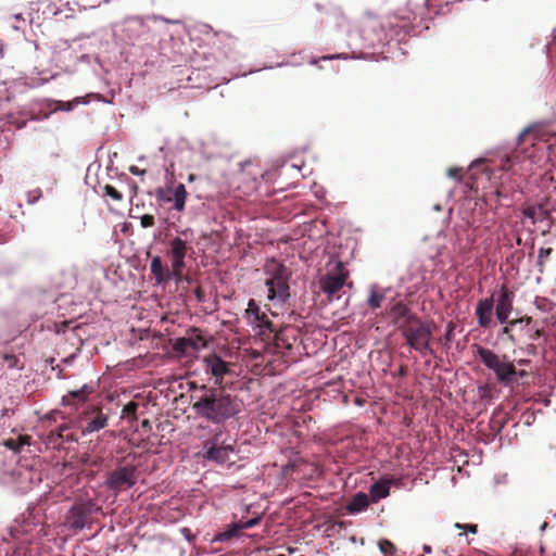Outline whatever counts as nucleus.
I'll use <instances>...</instances> for the list:
<instances>
[{"label": "nucleus", "instance_id": "obj_1", "mask_svg": "<svg viewBox=\"0 0 556 556\" xmlns=\"http://www.w3.org/2000/svg\"><path fill=\"white\" fill-rule=\"evenodd\" d=\"M191 407L194 414L212 424H223L241 412V401L224 388L190 382Z\"/></svg>", "mask_w": 556, "mask_h": 556}, {"label": "nucleus", "instance_id": "obj_2", "mask_svg": "<svg viewBox=\"0 0 556 556\" xmlns=\"http://www.w3.org/2000/svg\"><path fill=\"white\" fill-rule=\"evenodd\" d=\"M265 273L269 276L265 283L268 291V300H278L285 303L290 298L289 269L283 264L271 258L265 265Z\"/></svg>", "mask_w": 556, "mask_h": 556}, {"label": "nucleus", "instance_id": "obj_3", "mask_svg": "<svg viewBox=\"0 0 556 556\" xmlns=\"http://www.w3.org/2000/svg\"><path fill=\"white\" fill-rule=\"evenodd\" d=\"M477 355L485 367L493 370L498 382L509 386L516 382L517 370L506 356H500L490 349L477 345Z\"/></svg>", "mask_w": 556, "mask_h": 556}, {"label": "nucleus", "instance_id": "obj_4", "mask_svg": "<svg viewBox=\"0 0 556 556\" xmlns=\"http://www.w3.org/2000/svg\"><path fill=\"white\" fill-rule=\"evenodd\" d=\"M406 343L415 351L427 354L432 353L430 341L433 334V328L430 323L422 321L417 317L409 325L401 330Z\"/></svg>", "mask_w": 556, "mask_h": 556}, {"label": "nucleus", "instance_id": "obj_5", "mask_svg": "<svg viewBox=\"0 0 556 556\" xmlns=\"http://www.w3.org/2000/svg\"><path fill=\"white\" fill-rule=\"evenodd\" d=\"M223 435L222 431L216 432L212 439L204 442L203 456L205 459L216 464L230 466L235 463L231 460L230 455L235 454L236 441H228Z\"/></svg>", "mask_w": 556, "mask_h": 556}, {"label": "nucleus", "instance_id": "obj_6", "mask_svg": "<svg viewBox=\"0 0 556 556\" xmlns=\"http://www.w3.org/2000/svg\"><path fill=\"white\" fill-rule=\"evenodd\" d=\"M156 201L160 204L174 202V210L182 212L186 206L187 189L184 184H167L165 187H159L154 191Z\"/></svg>", "mask_w": 556, "mask_h": 556}, {"label": "nucleus", "instance_id": "obj_7", "mask_svg": "<svg viewBox=\"0 0 556 556\" xmlns=\"http://www.w3.org/2000/svg\"><path fill=\"white\" fill-rule=\"evenodd\" d=\"M203 371L213 379L214 387L223 388L224 378L231 374L230 364L216 353H210L202 358Z\"/></svg>", "mask_w": 556, "mask_h": 556}, {"label": "nucleus", "instance_id": "obj_8", "mask_svg": "<svg viewBox=\"0 0 556 556\" xmlns=\"http://www.w3.org/2000/svg\"><path fill=\"white\" fill-rule=\"evenodd\" d=\"M137 482V469L134 465L118 467L109 473L106 479L108 489L118 493L132 488Z\"/></svg>", "mask_w": 556, "mask_h": 556}, {"label": "nucleus", "instance_id": "obj_9", "mask_svg": "<svg viewBox=\"0 0 556 556\" xmlns=\"http://www.w3.org/2000/svg\"><path fill=\"white\" fill-rule=\"evenodd\" d=\"M349 278V270L345 269L342 262H337L333 270L327 273L319 279V287L324 293L331 299L345 285Z\"/></svg>", "mask_w": 556, "mask_h": 556}, {"label": "nucleus", "instance_id": "obj_10", "mask_svg": "<svg viewBox=\"0 0 556 556\" xmlns=\"http://www.w3.org/2000/svg\"><path fill=\"white\" fill-rule=\"evenodd\" d=\"M264 177L263 170L260 166L252 161H245L241 164V170L237 175L240 185L238 188L242 189L245 194H250L258 190V179Z\"/></svg>", "mask_w": 556, "mask_h": 556}, {"label": "nucleus", "instance_id": "obj_11", "mask_svg": "<svg viewBox=\"0 0 556 556\" xmlns=\"http://www.w3.org/2000/svg\"><path fill=\"white\" fill-rule=\"evenodd\" d=\"M207 341L203 337L199 328H191L188 330L187 336L178 338L174 343V351L180 354H189L190 351L197 352L200 349L206 348Z\"/></svg>", "mask_w": 556, "mask_h": 556}, {"label": "nucleus", "instance_id": "obj_12", "mask_svg": "<svg viewBox=\"0 0 556 556\" xmlns=\"http://www.w3.org/2000/svg\"><path fill=\"white\" fill-rule=\"evenodd\" d=\"M189 248L187 242L179 237H175L169 241V255L172 256V267L174 268L175 279H180L182 276L185 257Z\"/></svg>", "mask_w": 556, "mask_h": 556}, {"label": "nucleus", "instance_id": "obj_13", "mask_svg": "<svg viewBox=\"0 0 556 556\" xmlns=\"http://www.w3.org/2000/svg\"><path fill=\"white\" fill-rule=\"evenodd\" d=\"M388 315L391 318V323L400 331L417 318V316L412 313L410 307L402 301L392 304L389 308Z\"/></svg>", "mask_w": 556, "mask_h": 556}, {"label": "nucleus", "instance_id": "obj_14", "mask_svg": "<svg viewBox=\"0 0 556 556\" xmlns=\"http://www.w3.org/2000/svg\"><path fill=\"white\" fill-rule=\"evenodd\" d=\"M245 318L251 325L268 331H275L274 324L268 319L267 315L261 311V307L253 299L248 303Z\"/></svg>", "mask_w": 556, "mask_h": 556}, {"label": "nucleus", "instance_id": "obj_15", "mask_svg": "<svg viewBox=\"0 0 556 556\" xmlns=\"http://www.w3.org/2000/svg\"><path fill=\"white\" fill-rule=\"evenodd\" d=\"M514 293L507 287L503 286L501 294L496 301L495 314L500 323L505 324L513 309Z\"/></svg>", "mask_w": 556, "mask_h": 556}, {"label": "nucleus", "instance_id": "obj_16", "mask_svg": "<svg viewBox=\"0 0 556 556\" xmlns=\"http://www.w3.org/2000/svg\"><path fill=\"white\" fill-rule=\"evenodd\" d=\"M494 307V298L491 295L486 299L479 300L476 307V317L478 324L482 328H489L492 323V311Z\"/></svg>", "mask_w": 556, "mask_h": 556}, {"label": "nucleus", "instance_id": "obj_17", "mask_svg": "<svg viewBox=\"0 0 556 556\" xmlns=\"http://www.w3.org/2000/svg\"><path fill=\"white\" fill-rule=\"evenodd\" d=\"M269 332L274 333V345L279 352H282V350H291L293 343L296 341L294 329L291 327H285L280 330L275 328V331Z\"/></svg>", "mask_w": 556, "mask_h": 556}, {"label": "nucleus", "instance_id": "obj_18", "mask_svg": "<svg viewBox=\"0 0 556 556\" xmlns=\"http://www.w3.org/2000/svg\"><path fill=\"white\" fill-rule=\"evenodd\" d=\"M150 270L156 285H163L170 279H175L174 268L164 267L161 257L157 255L151 258Z\"/></svg>", "mask_w": 556, "mask_h": 556}, {"label": "nucleus", "instance_id": "obj_19", "mask_svg": "<svg viewBox=\"0 0 556 556\" xmlns=\"http://www.w3.org/2000/svg\"><path fill=\"white\" fill-rule=\"evenodd\" d=\"M534 305H535L536 309H539L540 312L548 314L546 317L542 318L541 323L543 325H547V326L556 325V316L553 314V312L555 311L556 304L552 300L544 298V296H536L534 299Z\"/></svg>", "mask_w": 556, "mask_h": 556}, {"label": "nucleus", "instance_id": "obj_20", "mask_svg": "<svg viewBox=\"0 0 556 556\" xmlns=\"http://www.w3.org/2000/svg\"><path fill=\"white\" fill-rule=\"evenodd\" d=\"M91 413L94 414V416L83 429L84 434L99 431L108 426L109 416L104 414L99 407L92 406Z\"/></svg>", "mask_w": 556, "mask_h": 556}, {"label": "nucleus", "instance_id": "obj_21", "mask_svg": "<svg viewBox=\"0 0 556 556\" xmlns=\"http://www.w3.org/2000/svg\"><path fill=\"white\" fill-rule=\"evenodd\" d=\"M92 392V388L87 384L83 386L79 390L70 391L66 395L63 396L64 405H76L84 403L87 400V396Z\"/></svg>", "mask_w": 556, "mask_h": 556}, {"label": "nucleus", "instance_id": "obj_22", "mask_svg": "<svg viewBox=\"0 0 556 556\" xmlns=\"http://www.w3.org/2000/svg\"><path fill=\"white\" fill-rule=\"evenodd\" d=\"M255 523H256V520H251L243 525L229 526L225 531L216 534L214 538V541H220V542L229 541L233 538L239 536L242 529L250 528V527L254 526Z\"/></svg>", "mask_w": 556, "mask_h": 556}, {"label": "nucleus", "instance_id": "obj_23", "mask_svg": "<svg viewBox=\"0 0 556 556\" xmlns=\"http://www.w3.org/2000/svg\"><path fill=\"white\" fill-rule=\"evenodd\" d=\"M506 326L502 329V333L507 336L508 340L513 343L517 342V339L515 334L513 333V329L517 327L518 325L525 324L526 326H530L532 324V317L530 316H523L517 319L507 320Z\"/></svg>", "mask_w": 556, "mask_h": 556}, {"label": "nucleus", "instance_id": "obj_24", "mask_svg": "<svg viewBox=\"0 0 556 556\" xmlns=\"http://www.w3.org/2000/svg\"><path fill=\"white\" fill-rule=\"evenodd\" d=\"M389 492L390 484L388 481L375 482L369 489V494L372 502H378L379 500L387 497Z\"/></svg>", "mask_w": 556, "mask_h": 556}, {"label": "nucleus", "instance_id": "obj_25", "mask_svg": "<svg viewBox=\"0 0 556 556\" xmlns=\"http://www.w3.org/2000/svg\"><path fill=\"white\" fill-rule=\"evenodd\" d=\"M368 505V496L365 493H357L353 496L346 508L350 513L354 514L364 510Z\"/></svg>", "mask_w": 556, "mask_h": 556}, {"label": "nucleus", "instance_id": "obj_26", "mask_svg": "<svg viewBox=\"0 0 556 556\" xmlns=\"http://www.w3.org/2000/svg\"><path fill=\"white\" fill-rule=\"evenodd\" d=\"M30 437L20 435L17 439H8L3 442V445L9 450L18 453L24 445H29Z\"/></svg>", "mask_w": 556, "mask_h": 556}, {"label": "nucleus", "instance_id": "obj_27", "mask_svg": "<svg viewBox=\"0 0 556 556\" xmlns=\"http://www.w3.org/2000/svg\"><path fill=\"white\" fill-rule=\"evenodd\" d=\"M384 300V294L380 293L376 290V288H372L370 290L369 298L367 300V304L371 309L379 308Z\"/></svg>", "mask_w": 556, "mask_h": 556}, {"label": "nucleus", "instance_id": "obj_28", "mask_svg": "<svg viewBox=\"0 0 556 556\" xmlns=\"http://www.w3.org/2000/svg\"><path fill=\"white\" fill-rule=\"evenodd\" d=\"M552 253H553L552 248H541L539 250L536 266H538L540 273L544 271L545 263L548 261Z\"/></svg>", "mask_w": 556, "mask_h": 556}, {"label": "nucleus", "instance_id": "obj_29", "mask_svg": "<svg viewBox=\"0 0 556 556\" xmlns=\"http://www.w3.org/2000/svg\"><path fill=\"white\" fill-rule=\"evenodd\" d=\"M530 326H531V328L528 329V332H529V339L531 341H535L540 337L543 336V327L540 326V321L539 320H533L532 319V324Z\"/></svg>", "mask_w": 556, "mask_h": 556}, {"label": "nucleus", "instance_id": "obj_30", "mask_svg": "<svg viewBox=\"0 0 556 556\" xmlns=\"http://www.w3.org/2000/svg\"><path fill=\"white\" fill-rule=\"evenodd\" d=\"M378 546L380 552L384 555H393L396 552L395 545L387 539L380 540Z\"/></svg>", "mask_w": 556, "mask_h": 556}, {"label": "nucleus", "instance_id": "obj_31", "mask_svg": "<svg viewBox=\"0 0 556 556\" xmlns=\"http://www.w3.org/2000/svg\"><path fill=\"white\" fill-rule=\"evenodd\" d=\"M103 190L104 195L110 197L113 201L118 202L123 200V194L112 185H105Z\"/></svg>", "mask_w": 556, "mask_h": 556}, {"label": "nucleus", "instance_id": "obj_32", "mask_svg": "<svg viewBox=\"0 0 556 556\" xmlns=\"http://www.w3.org/2000/svg\"><path fill=\"white\" fill-rule=\"evenodd\" d=\"M138 406V403L134 401L127 403L123 408V417L136 419Z\"/></svg>", "mask_w": 556, "mask_h": 556}, {"label": "nucleus", "instance_id": "obj_33", "mask_svg": "<svg viewBox=\"0 0 556 556\" xmlns=\"http://www.w3.org/2000/svg\"><path fill=\"white\" fill-rule=\"evenodd\" d=\"M4 363L7 364L8 368L13 369L18 367L20 359L14 354H3L2 356Z\"/></svg>", "mask_w": 556, "mask_h": 556}, {"label": "nucleus", "instance_id": "obj_34", "mask_svg": "<svg viewBox=\"0 0 556 556\" xmlns=\"http://www.w3.org/2000/svg\"><path fill=\"white\" fill-rule=\"evenodd\" d=\"M80 101H79V98H76L75 101L71 102V101H58L56 102V110H62V111H71L73 110L74 105L75 104H78Z\"/></svg>", "mask_w": 556, "mask_h": 556}, {"label": "nucleus", "instance_id": "obj_35", "mask_svg": "<svg viewBox=\"0 0 556 556\" xmlns=\"http://www.w3.org/2000/svg\"><path fill=\"white\" fill-rule=\"evenodd\" d=\"M454 527L456 529L465 530V531L473 533V534L477 533V531H478V526L475 525V523H459V522H456Z\"/></svg>", "mask_w": 556, "mask_h": 556}, {"label": "nucleus", "instance_id": "obj_36", "mask_svg": "<svg viewBox=\"0 0 556 556\" xmlns=\"http://www.w3.org/2000/svg\"><path fill=\"white\" fill-rule=\"evenodd\" d=\"M154 216L153 215H150V214H146L143 216H141L140 218V224H141V227L143 228H149V227H152L154 226Z\"/></svg>", "mask_w": 556, "mask_h": 556}, {"label": "nucleus", "instance_id": "obj_37", "mask_svg": "<svg viewBox=\"0 0 556 556\" xmlns=\"http://www.w3.org/2000/svg\"><path fill=\"white\" fill-rule=\"evenodd\" d=\"M447 176L460 181L463 178V170L458 167H451L447 169Z\"/></svg>", "mask_w": 556, "mask_h": 556}, {"label": "nucleus", "instance_id": "obj_38", "mask_svg": "<svg viewBox=\"0 0 556 556\" xmlns=\"http://www.w3.org/2000/svg\"><path fill=\"white\" fill-rule=\"evenodd\" d=\"M535 130V126H528L525 128L518 136V143H522L525 141L526 136L533 134Z\"/></svg>", "mask_w": 556, "mask_h": 556}, {"label": "nucleus", "instance_id": "obj_39", "mask_svg": "<svg viewBox=\"0 0 556 556\" xmlns=\"http://www.w3.org/2000/svg\"><path fill=\"white\" fill-rule=\"evenodd\" d=\"M68 429L70 428L67 426L59 427V437L62 439H66L67 441H72L73 437L70 433H67Z\"/></svg>", "mask_w": 556, "mask_h": 556}, {"label": "nucleus", "instance_id": "obj_40", "mask_svg": "<svg viewBox=\"0 0 556 556\" xmlns=\"http://www.w3.org/2000/svg\"><path fill=\"white\" fill-rule=\"evenodd\" d=\"M513 166V160L509 156H506L501 161V169L508 172Z\"/></svg>", "mask_w": 556, "mask_h": 556}, {"label": "nucleus", "instance_id": "obj_41", "mask_svg": "<svg viewBox=\"0 0 556 556\" xmlns=\"http://www.w3.org/2000/svg\"><path fill=\"white\" fill-rule=\"evenodd\" d=\"M525 351H526L527 355H532V356L536 355V353H538V349L532 342L527 344Z\"/></svg>", "mask_w": 556, "mask_h": 556}, {"label": "nucleus", "instance_id": "obj_42", "mask_svg": "<svg viewBox=\"0 0 556 556\" xmlns=\"http://www.w3.org/2000/svg\"><path fill=\"white\" fill-rule=\"evenodd\" d=\"M535 211H536L535 207L529 206V207L525 208L523 214H525L526 217L534 219Z\"/></svg>", "mask_w": 556, "mask_h": 556}, {"label": "nucleus", "instance_id": "obj_43", "mask_svg": "<svg viewBox=\"0 0 556 556\" xmlns=\"http://www.w3.org/2000/svg\"><path fill=\"white\" fill-rule=\"evenodd\" d=\"M129 172L134 175H143L146 174V170L144 169H140L139 167L132 165L129 167Z\"/></svg>", "mask_w": 556, "mask_h": 556}, {"label": "nucleus", "instance_id": "obj_44", "mask_svg": "<svg viewBox=\"0 0 556 556\" xmlns=\"http://www.w3.org/2000/svg\"><path fill=\"white\" fill-rule=\"evenodd\" d=\"M407 23H408V20L406 21V18H404V17L399 18V28H405Z\"/></svg>", "mask_w": 556, "mask_h": 556}, {"label": "nucleus", "instance_id": "obj_45", "mask_svg": "<svg viewBox=\"0 0 556 556\" xmlns=\"http://www.w3.org/2000/svg\"><path fill=\"white\" fill-rule=\"evenodd\" d=\"M526 376H527V371H526V370H519V371H517V374H516V378H517V377L522 378V377H526Z\"/></svg>", "mask_w": 556, "mask_h": 556}, {"label": "nucleus", "instance_id": "obj_46", "mask_svg": "<svg viewBox=\"0 0 556 556\" xmlns=\"http://www.w3.org/2000/svg\"><path fill=\"white\" fill-rule=\"evenodd\" d=\"M424 552L427 553V554L431 553L432 552L431 546L430 545H424Z\"/></svg>", "mask_w": 556, "mask_h": 556}, {"label": "nucleus", "instance_id": "obj_47", "mask_svg": "<svg viewBox=\"0 0 556 556\" xmlns=\"http://www.w3.org/2000/svg\"><path fill=\"white\" fill-rule=\"evenodd\" d=\"M14 18H15L17 22H23V23L25 22V20L22 17V15H21V14H15V15H14Z\"/></svg>", "mask_w": 556, "mask_h": 556}, {"label": "nucleus", "instance_id": "obj_48", "mask_svg": "<svg viewBox=\"0 0 556 556\" xmlns=\"http://www.w3.org/2000/svg\"><path fill=\"white\" fill-rule=\"evenodd\" d=\"M37 194L34 197L33 200H29V202H34L35 200H37L38 198H40V191L39 190H36L35 191Z\"/></svg>", "mask_w": 556, "mask_h": 556}, {"label": "nucleus", "instance_id": "obj_49", "mask_svg": "<svg viewBox=\"0 0 556 556\" xmlns=\"http://www.w3.org/2000/svg\"><path fill=\"white\" fill-rule=\"evenodd\" d=\"M495 194H496V198L500 199L502 197V191L500 189H497L495 191Z\"/></svg>", "mask_w": 556, "mask_h": 556}, {"label": "nucleus", "instance_id": "obj_50", "mask_svg": "<svg viewBox=\"0 0 556 556\" xmlns=\"http://www.w3.org/2000/svg\"><path fill=\"white\" fill-rule=\"evenodd\" d=\"M195 179V176L193 174H190L188 177V181H193Z\"/></svg>", "mask_w": 556, "mask_h": 556}, {"label": "nucleus", "instance_id": "obj_51", "mask_svg": "<svg viewBox=\"0 0 556 556\" xmlns=\"http://www.w3.org/2000/svg\"><path fill=\"white\" fill-rule=\"evenodd\" d=\"M150 425L149 420L148 419H144L142 421V427H148Z\"/></svg>", "mask_w": 556, "mask_h": 556}, {"label": "nucleus", "instance_id": "obj_52", "mask_svg": "<svg viewBox=\"0 0 556 556\" xmlns=\"http://www.w3.org/2000/svg\"><path fill=\"white\" fill-rule=\"evenodd\" d=\"M527 363H528V361H526V359L519 361V364H527Z\"/></svg>", "mask_w": 556, "mask_h": 556}, {"label": "nucleus", "instance_id": "obj_53", "mask_svg": "<svg viewBox=\"0 0 556 556\" xmlns=\"http://www.w3.org/2000/svg\"><path fill=\"white\" fill-rule=\"evenodd\" d=\"M546 526H547V522H544V523L542 525V530H544Z\"/></svg>", "mask_w": 556, "mask_h": 556}, {"label": "nucleus", "instance_id": "obj_54", "mask_svg": "<svg viewBox=\"0 0 556 556\" xmlns=\"http://www.w3.org/2000/svg\"><path fill=\"white\" fill-rule=\"evenodd\" d=\"M389 20H391V17ZM389 25H390V27H392L393 23L391 21H389Z\"/></svg>", "mask_w": 556, "mask_h": 556}]
</instances>
